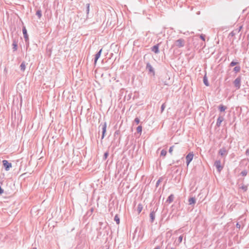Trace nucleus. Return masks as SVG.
<instances>
[{
    "label": "nucleus",
    "mask_w": 249,
    "mask_h": 249,
    "mask_svg": "<svg viewBox=\"0 0 249 249\" xmlns=\"http://www.w3.org/2000/svg\"><path fill=\"white\" fill-rule=\"evenodd\" d=\"M241 79V76H239L233 82V84L237 89H238L240 88Z\"/></svg>",
    "instance_id": "f257e3e1"
},
{
    "label": "nucleus",
    "mask_w": 249,
    "mask_h": 249,
    "mask_svg": "<svg viewBox=\"0 0 249 249\" xmlns=\"http://www.w3.org/2000/svg\"><path fill=\"white\" fill-rule=\"evenodd\" d=\"M185 45V41L182 38H180L175 41V45L178 48L183 47Z\"/></svg>",
    "instance_id": "f03ea898"
},
{
    "label": "nucleus",
    "mask_w": 249,
    "mask_h": 249,
    "mask_svg": "<svg viewBox=\"0 0 249 249\" xmlns=\"http://www.w3.org/2000/svg\"><path fill=\"white\" fill-rule=\"evenodd\" d=\"M228 150L225 147L220 148L218 151V154L221 157H225L228 154Z\"/></svg>",
    "instance_id": "7ed1b4c3"
},
{
    "label": "nucleus",
    "mask_w": 249,
    "mask_h": 249,
    "mask_svg": "<svg viewBox=\"0 0 249 249\" xmlns=\"http://www.w3.org/2000/svg\"><path fill=\"white\" fill-rule=\"evenodd\" d=\"M100 126H102V135L101 137V139L103 140L105 137V133L106 132L107 123L105 122L103 124H101L99 127Z\"/></svg>",
    "instance_id": "20e7f679"
},
{
    "label": "nucleus",
    "mask_w": 249,
    "mask_h": 249,
    "mask_svg": "<svg viewBox=\"0 0 249 249\" xmlns=\"http://www.w3.org/2000/svg\"><path fill=\"white\" fill-rule=\"evenodd\" d=\"M214 165L216 168L217 171L220 172L223 169V166L221 164L220 160H217L214 162Z\"/></svg>",
    "instance_id": "39448f33"
},
{
    "label": "nucleus",
    "mask_w": 249,
    "mask_h": 249,
    "mask_svg": "<svg viewBox=\"0 0 249 249\" xmlns=\"http://www.w3.org/2000/svg\"><path fill=\"white\" fill-rule=\"evenodd\" d=\"M194 157V154L193 152H190L186 157V163L188 165L191 161L192 160Z\"/></svg>",
    "instance_id": "423d86ee"
},
{
    "label": "nucleus",
    "mask_w": 249,
    "mask_h": 249,
    "mask_svg": "<svg viewBox=\"0 0 249 249\" xmlns=\"http://www.w3.org/2000/svg\"><path fill=\"white\" fill-rule=\"evenodd\" d=\"M3 165L5 168V170L8 171L12 167V164L9 162L7 160H3L2 161Z\"/></svg>",
    "instance_id": "0eeeda50"
},
{
    "label": "nucleus",
    "mask_w": 249,
    "mask_h": 249,
    "mask_svg": "<svg viewBox=\"0 0 249 249\" xmlns=\"http://www.w3.org/2000/svg\"><path fill=\"white\" fill-rule=\"evenodd\" d=\"M146 69L149 71V73H152L153 75H155V71L153 67L149 63L146 64Z\"/></svg>",
    "instance_id": "6e6552de"
},
{
    "label": "nucleus",
    "mask_w": 249,
    "mask_h": 249,
    "mask_svg": "<svg viewBox=\"0 0 249 249\" xmlns=\"http://www.w3.org/2000/svg\"><path fill=\"white\" fill-rule=\"evenodd\" d=\"M22 32L25 41H27L29 39L28 36L27 34V31L25 27H23L22 28Z\"/></svg>",
    "instance_id": "1a4fd4ad"
},
{
    "label": "nucleus",
    "mask_w": 249,
    "mask_h": 249,
    "mask_svg": "<svg viewBox=\"0 0 249 249\" xmlns=\"http://www.w3.org/2000/svg\"><path fill=\"white\" fill-rule=\"evenodd\" d=\"M102 52V49H101L95 54L94 58V63L96 64L98 59L100 58Z\"/></svg>",
    "instance_id": "9d476101"
},
{
    "label": "nucleus",
    "mask_w": 249,
    "mask_h": 249,
    "mask_svg": "<svg viewBox=\"0 0 249 249\" xmlns=\"http://www.w3.org/2000/svg\"><path fill=\"white\" fill-rule=\"evenodd\" d=\"M89 6H90V3H87L86 4V18H84V21H86L87 19H88L89 18Z\"/></svg>",
    "instance_id": "9b49d317"
},
{
    "label": "nucleus",
    "mask_w": 249,
    "mask_h": 249,
    "mask_svg": "<svg viewBox=\"0 0 249 249\" xmlns=\"http://www.w3.org/2000/svg\"><path fill=\"white\" fill-rule=\"evenodd\" d=\"M155 213L156 211L154 210H153L150 213V222L151 223H153L155 220Z\"/></svg>",
    "instance_id": "f8f14e48"
},
{
    "label": "nucleus",
    "mask_w": 249,
    "mask_h": 249,
    "mask_svg": "<svg viewBox=\"0 0 249 249\" xmlns=\"http://www.w3.org/2000/svg\"><path fill=\"white\" fill-rule=\"evenodd\" d=\"M159 44H158L153 46L151 48V51L152 52H154L155 53H159Z\"/></svg>",
    "instance_id": "ddd939ff"
},
{
    "label": "nucleus",
    "mask_w": 249,
    "mask_h": 249,
    "mask_svg": "<svg viewBox=\"0 0 249 249\" xmlns=\"http://www.w3.org/2000/svg\"><path fill=\"white\" fill-rule=\"evenodd\" d=\"M224 119L222 117L219 116L217 119L216 125L219 126L221 125V123L223 121Z\"/></svg>",
    "instance_id": "4468645a"
},
{
    "label": "nucleus",
    "mask_w": 249,
    "mask_h": 249,
    "mask_svg": "<svg viewBox=\"0 0 249 249\" xmlns=\"http://www.w3.org/2000/svg\"><path fill=\"white\" fill-rule=\"evenodd\" d=\"M188 201L189 205H194L196 202V198L195 197H190Z\"/></svg>",
    "instance_id": "2eb2a0df"
},
{
    "label": "nucleus",
    "mask_w": 249,
    "mask_h": 249,
    "mask_svg": "<svg viewBox=\"0 0 249 249\" xmlns=\"http://www.w3.org/2000/svg\"><path fill=\"white\" fill-rule=\"evenodd\" d=\"M174 196L173 195H170L167 199L166 202L169 203H171L174 200Z\"/></svg>",
    "instance_id": "dca6fc26"
},
{
    "label": "nucleus",
    "mask_w": 249,
    "mask_h": 249,
    "mask_svg": "<svg viewBox=\"0 0 249 249\" xmlns=\"http://www.w3.org/2000/svg\"><path fill=\"white\" fill-rule=\"evenodd\" d=\"M26 68V63L24 61H23L20 65V70L22 71H24Z\"/></svg>",
    "instance_id": "f3484780"
},
{
    "label": "nucleus",
    "mask_w": 249,
    "mask_h": 249,
    "mask_svg": "<svg viewBox=\"0 0 249 249\" xmlns=\"http://www.w3.org/2000/svg\"><path fill=\"white\" fill-rule=\"evenodd\" d=\"M143 209V206L142 204L140 203L138 204L137 207V211L138 214L140 213Z\"/></svg>",
    "instance_id": "a211bd4d"
},
{
    "label": "nucleus",
    "mask_w": 249,
    "mask_h": 249,
    "mask_svg": "<svg viewBox=\"0 0 249 249\" xmlns=\"http://www.w3.org/2000/svg\"><path fill=\"white\" fill-rule=\"evenodd\" d=\"M248 185H244V184H241V186L240 187V188L242 189L244 192H246L248 190Z\"/></svg>",
    "instance_id": "6ab92c4d"
},
{
    "label": "nucleus",
    "mask_w": 249,
    "mask_h": 249,
    "mask_svg": "<svg viewBox=\"0 0 249 249\" xmlns=\"http://www.w3.org/2000/svg\"><path fill=\"white\" fill-rule=\"evenodd\" d=\"M13 51H16L18 49V45L17 42L15 40L12 43Z\"/></svg>",
    "instance_id": "aec40b11"
},
{
    "label": "nucleus",
    "mask_w": 249,
    "mask_h": 249,
    "mask_svg": "<svg viewBox=\"0 0 249 249\" xmlns=\"http://www.w3.org/2000/svg\"><path fill=\"white\" fill-rule=\"evenodd\" d=\"M226 108L227 107L222 105H220L218 107V109L220 112H224Z\"/></svg>",
    "instance_id": "412c9836"
},
{
    "label": "nucleus",
    "mask_w": 249,
    "mask_h": 249,
    "mask_svg": "<svg viewBox=\"0 0 249 249\" xmlns=\"http://www.w3.org/2000/svg\"><path fill=\"white\" fill-rule=\"evenodd\" d=\"M183 239V235H181L179 236L178 240V243H176V246H179V244L182 242Z\"/></svg>",
    "instance_id": "4be33fe9"
},
{
    "label": "nucleus",
    "mask_w": 249,
    "mask_h": 249,
    "mask_svg": "<svg viewBox=\"0 0 249 249\" xmlns=\"http://www.w3.org/2000/svg\"><path fill=\"white\" fill-rule=\"evenodd\" d=\"M240 70H241V67L240 66H236L233 68V71H235V72H238L240 71Z\"/></svg>",
    "instance_id": "5701e85b"
},
{
    "label": "nucleus",
    "mask_w": 249,
    "mask_h": 249,
    "mask_svg": "<svg viewBox=\"0 0 249 249\" xmlns=\"http://www.w3.org/2000/svg\"><path fill=\"white\" fill-rule=\"evenodd\" d=\"M239 62L237 61H235L234 60L232 61L231 63L230 64V67H233L234 66L237 65V64H239Z\"/></svg>",
    "instance_id": "b1692460"
},
{
    "label": "nucleus",
    "mask_w": 249,
    "mask_h": 249,
    "mask_svg": "<svg viewBox=\"0 0 249 249\" xmlns=\"http://www.w3.org/2000/svg\"><path fill=\"white\" fill-rule=\"evenodd\" d=\"M203 83L206 86H208L209 85L208 79L206 76H204L203 77Z\"/></svg>",
    "instance_id": "393cba45"
},
{
    "label": "nucleus",
    "mask_w": 249,
    "mask_h": 249,
    "mask_svg": "<svg viewBox=\"0 0 249 249\" xmlns=\"http://www.w3.org/2000/svg\"><path fill=\"white\" fill-rule=\"evenodd\" d=\"M36 16L40 18L42 16V12L40 10H38L36 12Z\"/></svg>",
    "instance_id": "a878e982"
},
{
    "label": "nucleus",
    "mask_w": 249,
    "mask_h": 249,
    "mask_svg": "<svg viewBox=\"0 0 249 249\" xmlns=\"http://www.w3.org/2000/svg\"><path fill=\"white\" fill-rule=\"evenodd\" d=\"M114 220L116 221L117 224L120 223V218L117 215H116L114 217Z\"/></svg>",
    "instance_id": "bb28decb"
},
{
    "label": "nucleus",
    "mask_w": 249,
    "mask_h": 249,
    "mask_svg": "<svg viewBox=\"0 0 249 249\" xmlns=\"http://www.w3.org/2000/svg\"><path fill=\"white\" fill-rule=\"evenodd\" d=\"M142 126H141V125L138 126L137 128V132L141 133L142 132Z\"/></svg>",
    "instance_id": "cd10ccee"
},
{
    "label": "nucleus",
    "mask_w": 249,
    "mask_h": 249,
    "mask_svg": "<svg viewBox=\"0 0 249 249\" xmlns=\"http://www.w3.org/2000/svg\"><path fill=\"white\" fill-rule=\"evenodd\" d=\"M108 155H109L108 152V151L104 153V156L103 158V160H106L107 159V158L108 157Z\"/></svg>",
    "instance_id": "c85d7f7f"
},
{
    "label": "nucleus",
    "mask_w": 249,
    "mask_h": 249,
    "mask_svg": "<svg viewBox=\"0 0 249 249\" xmlns=\"http://www.w3.org/2000/svg\"><path fill=\"white\" fill-rule=\"evenodd\" d=\"M247 171L246 170H244L241 172L240 175H242V176H247Z\"/></svg>",
    "instance_id": "c756f323"
},
{
    "label": "nucleus",
    "mask_w": 249,
    "mask_h": 249,
    "mask_svg": "<svg viewBox=\"0 0 249 249\" xmlns=\"http://www.w3.org/2000/svg\"><path fill=\"white\" fill-rule=\"evenodd\" d=\"M166 154L167 151L164 149H162L160 152V155L162 156H165Z\"/></svg>",
    "instance_id": "7c9ffc66"
},
{
    "label": "nucleus",
    "mask_w": 249,
    "mask_h": 249,
    "mask_svg": "<svg viewBox=\"0 0 249 249\" xmlns=\"http://www.w3.org/2000/svg\"><path fill=\"white\" fill-rule=\"evenodd\" d=\"M166 107L165 103H163L161 106V112H162Z\"/></svg>",
    "instance_id": "2f4dec72"
},
{
    "label": "nucleus",
    "mask_w": 249,
    "mask_h": 249,
    "mask_svg": "<svg viewBox=\"0 0 249 249\" xmlns=\"http://www.w3.org/2000/svg\"><path fill=\"white\" fill-rule=\"evenodd\" d=\"M200 38L203 40H205V35L203 34H201L200 35Z\"/></svg>",
    "instance_id": "473e14b6"
},
{
    "label": "nucleus",
    "mask_w": 249,
    "mask_h": 249,
    "mask_svg": "<svg viewBox=\"0 0 249 249\" xmlns=\"http://www.w3.org/2000/svg\"><path fill=\"white\" fill-rule=\"evenodd\" d=\"M174 146H172L170 147L169 149V153L170 154H172V152L173 151V148H174Z\"/></svg>",
    "instance_id": "72a5a7b5"
},
{
    "label": "nucleus",
    "mask_w": 249,
    "mask_h": 249,
    "mask_svg": "<svg viewBox=\"0 0 249 249\" xmlns=\"http://www.w3.org/2000/svg\"><path fill=\"white\" fill-rule=\"evenodd\" d=\"M162 180V178H160V179H159L157 182H156V187H158L159 186V185L160 184V182Z\"/></svg>",
    "instance_id": "f704fd0d"
},
{
    "label": "nucleus",
    "mask_w": 249,
    "mask_h": 249,
    "mask_svg": "<svg viewBox=\"0 0 249 249\" xmlns=\"http://www.w3.org/2000/svg\"><path fill=\"white\" fill-rule=\"evenodd\" d=\"M134 122L136 123L137 124H138L140 123V119L138 118H136L134 120Z\"/></svg>",
    "instance_id": "c9c22d12"
},
{
    "label": "nucleus",
    "mask_w": 249,
    "mask_h": 249,
    "mask_svg": "<svg viewBox=\"0 0 249 249\" xmlns=\"http://www.w3.org/2000/svg\"><path fill=\"white\" fill-rule=\"evenodd\" d=\"M236 227L237 228L240 229L241 227V225L239 223H237V224H236Z\"/></svg>",
    "instance_id": "e433bc0d"
},
{
    "label": "nucleus",
    "mask_w": 249,
    "mask_h": 249,
    "mask_svg": "<svg viewBox=\"0 0 249 249\" xmlns=\"http://www.w3.org/2000/svg\"><path fill=\"white\" fill-rule=\"evenodd\" d=\"M119 134V131L117 130L114 133V136H116L117 135H118Z\"/></svg>",
    "instance_id": "4c0bfd02"
},
{
    "label": "nucleus",
    "mask_w": 249,
    "mask_h": 249,
    "mask_svg": "<svg viewBox=\"0 0 249 249\" xmlns=\"http://www.w3.org/2000/svg\"><path fill=\"white\" fill-rule=\"evenodd\" d=\"M246 154L247 155H248L249 156V148L246 150Z\"/></svg>",
    "instance_id": "58836bf2"
},
{
    "label": "nucleus",
    "mask_w": 249,
    "mask_h": 249,
    "mask_svg": "<svg viewBox=\"0 0 249 249\" xmlns=\"http://www.w3.org/2000/svg\"><path fill=\"white\" fill-rule=\"evenodd\" d=\"M242 26H240V27H239V30H238V32L240 31V30H241V29H242Z\"/></svg>",
    "instance_id": "ea45409f"
},
{
    "label": "nucleus",
    "mask_w": 249,
    "mask_h": 249,
    "mask_svg": "<svg viewBox=\"0 0 249 249\" xmlns=\"http://www.w3.org/2000/svg\"><path fill=\"white\" fill-rule=\"evenodd\" d=\"M154 249H160V248L159 246H157Z\"/></svg>",
    "instance_id": "a19ab883"
},
{
    "label": "nucleus",
    "mask_w": 249,
    "mask_h": 249,
    "mask_svg": "<svg viewBox=\"0 0 249 249\" xmlns=\"http://www.w3.org/2000/svg\"><path fill=\"white\" fill-rule=\"evenodd\" d=\"M231 35L232 36H234V34L233 33V32H231Z\"/></svg>",
    "instance_id": "79ce46f5"
},
{
    "label": "nucleus",
    "mask_w": 249,
    "mask_h": 249,
    "mask_svg": "<svg viewBox=\"0 0 249 249\" xmlns=\"http://www.w3.org/2000/svg\"><path fill=\"white\" fill-rule=\"evenodd\" d=\"M90 210H91V212H93V208H91V209H90Z\"/></svg>",
    "instance_id": "37998d69"
},
{
    "label": "nucleus",
    "mask_w": 249,
    "mask_h": 249,
    "mask_svg": "<svg viewBox=\"0 0 249 249\" xmlns=\"http://www.w3.org/2000/svg\"><path fill=\"white\" fill-rule=\"evenodd\" d=\"M1 184H2V181H1V180H0V185Z\"/></svg>",
    "instance_id": "c03bdc74"
},
{
    "label": "nucleus",
    "mask_w": 249,
    "mask_h": 249,
    "mask_svg": "<svg viewBox=\"0 0 249 249\" xmlns=\"http://www.w3.org/2000/svg\"><path fill=\"white\" fill-rule=\"evenodd\" d=\"M170 249H175L174 248H171Z\"/></svg>",
    "instance_id": "a18cd8bd"
},
{
    "label": "nucleus",
    "mask_w": 249,
    "mask_h": 249,
    "mask_svg": "<svg viewBox=\"0 0 249 249\" xmlns=\"http://www.w3.org/2000/svg\"><path fill=\"white\" fill-rule=\"evenodd\" d=\"M33 249H36V248H34Z\"/></svg>",
    "instance_id": "49530a36"
}]
</instances>
